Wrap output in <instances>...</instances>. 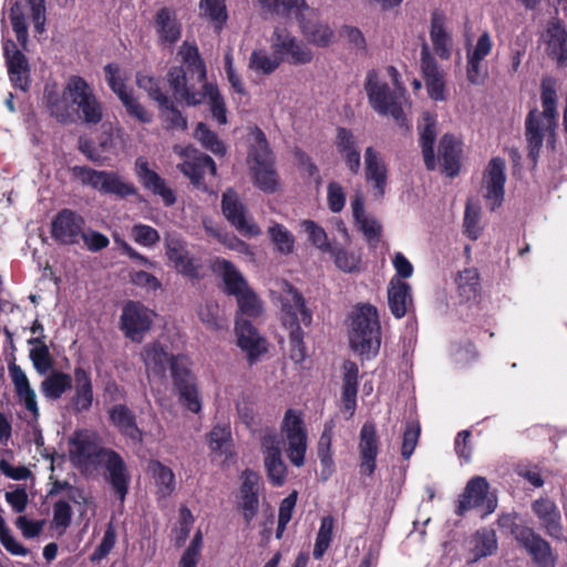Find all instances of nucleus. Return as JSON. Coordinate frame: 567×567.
<instances>
[{"label": "nucleus", "mask_w": 567, "mask_h": 567, "mask_svg": "<svg viewBox=\"0 0 567 567\" xmlns=\"http://www.w3.org/2000/svg\"><path fill=\"white\" fill-rule=\"evenodd\" d=\"M74 462L85 472L101 473L117 499L123 503L128 493L131 473L123 456L103 446L95 434L78 433L71 441Z\"/></svg>", "instance_id": "nucleus-1"}, {"label": "nucleus", "mask_w": 567, "mask_h": 567, "mask_svg": "<svg viewBox=\"0 0 567 567\" xmlns=\"http://www.w3.org/2000/svg\"><path fill=\"white\" fill-rule=\"evenodd\" d=\"M540 99L543 111L533 109L525 120L528 157L534 164L537 163L544 141L554 143L557 126V94L553 79L547 78L542 81Z\"/></svg>", "instance_id": "nucleus-2"}, {"label": "nucleus", "mask_w": 567, "mask_h": 567, "mask_svg": "<svg viewBox=\"0 0 567 567\" xmlns=\"http://www.w3.org/2000/svg\"><path fill=\"white\" fill-rule=\"evenodd\" d=\"M178 55L185 66H172L167 72V82L174 94L182 97L187 105L200 104L203 94L196 85L206 82L205 62L194 43L184 42L178 49Z\"/></svg>", "instance_id": "nucleus-3"}, {"label": "nucleus", "mask_w": 567, "mask_h": 567, "mask_svg": "<svg viewBox=\"0 0 567 567\" xmlns=\"http://www.w3.org/2000/svg\"><path fill=\"white\" fill-rule=\"evenodd\" d=\"M279 300L282 323L289 330L290 358L295 362H301L307 355L301 324L310 326L312 313L306 307L303 297L288 282L282 284Z\"/></svg>", "instance_id": "nucleus-4"}, {"label": "nucleus", "mask_w": 567, "mask_h": 567, "mask_svg": "<svg viewBox=\"0 0 567 567\" xmlns=\"http://www.w3.org/2000/svg\"><path fill=\"white\" fill-rule=\"evenodd\" d=\"M349 340L353 351L361 355L378 353L381 344V328L375 307L362 305L353 310Z\"/></svg>", "instance_id": "nucleus-5"}, {"label": "nucleus", "mask_w": 567, "mask_h": 567, "mask_svg": "<svg viewBox=\"0 0 567 567\" xmlns=\"http://www.w3.org/2000/svg\"><path fill=\"white\" fill-rule=\"evenodd\" d=\"M364 89L369 103L377 113L391 116L401 126H408L402 109L403 92L391 90L385 82L379 80L374 70L367 73Z\"/></svg>", "instance_id": "nucleus-6"}, {"label": "nucleus", "mask_w": 567, "mask_h": 567, "mask_svg": "<svg viewBox=\"0 0 567 567\" xmlns=\"http://www.w3.org/2000/svg\"><path fill=\"white\" fill-rule=\"evenodd\" d=\"M66 94L74 105L75 118L79 117L86 124H97L102 121V105L83 78L71 76L66 82Z\"/></svg>", "instance_id": "nucleus-7"}, {"label": "nucleus", "mask_w": 567, "mask_h": 567, "mask_svg": "<svg viewBox=\"0 0 567 567\" xmlns=\"http://www.w3.org/2000/svg\"><path fill=\"white\" fill-rule=\"evenodd\" d=\"M74 172L83 184L93 187L100 193L114 195L118 198H126L137 193L136 187L132 183L126 182L115 172L95 171L86 166H76Z\"/></svg>", "instance_id": "nucleus-8"}, {"label": "nucleus", "mask_w": 567, "mask_h": 567, "mask_svg": "<svg viewBox=\"0 0 567 567\" xmlns=\"http://www.w3.org/2000/svg\"><path fill=\"white\" fill-rule=\"evenodd\" d=\"M281 431L288 443V458L295 466H302L308 447V433L302 414L293 409H288L281 422Z\"/></svg>", "instance_id": "nucleus-9"}, {"label": "nucleus", "mask_w": 567, "mask_h": 567, "mask_svg": "<svg viewBox=\"0 0 567 567\" xmlns=\"http://www.w3.org/2000/svg\"><path fill=\"white\" fill-rule=\"evenodd\" d=\"M270 41L274 53L281 59V62L301 65L310 63L313 59L310 48L293 37L284 25L275 27Z\"/></svg>", "instance_id": "nucleus-10"}, {"label": "nucleus", "mask_w": 567, "mask_h": 567, "mask_svg": "<svg viewBox=\"0 0 567 567\" xmlns=\"http://www.w3.org/2000/svg\"><path fill=\"white\" fill-rule=\"evenodd\" d=\"M221 212L229 224L243 236L255 237L261 234L260 228L248 214L238 194L227 189L221 197Z\"/></svg>", "instance_id": "nucleus-11"}, {"label": "nucleus", "mask_w": 567, "mask_h": 567, "mask_svg": "<svg viewBox=\"0 0 567 567\" xmlns=\"http://www.w3.org/2000/svg\"><path fill=\"white\" fill-rule=\"evenodd\" d=\"M154 313L137 301H127L121 315V330L133 342H142L151 329Z\"/></svg>", "instance_id": "nucleus-12"}, {"label": "nucleus", "mask_w": 567, "mask_h": 567, "mask_svg": "<svg viewBox=\"0 0 567 567\" xmlns=\"http://www.w3.org/2000/svg\"><path fill=\"white\" fill-rule=\"evenodd\" d=\"M488 483L485 477L476 476L470 480L464 488L463 494L460 497L456 514L462 516L464 513L472 508H476L485 503L486 516L493 513L497 506V501L494 497H487Z\"/></svg>", "instance_id": "nucleus-13"}, {"label": "nucleus", "mask_w": 567, "mask_h": 567, "mask_svg": "<svg viewBox=\"0 0 567 567\" xmlns=\"http://www.w3.org/2000/svg\"><path fill=\"white\" fill-rule=\"evenodd\" d=\"M265 466L272 484L280 486L287 475V466L281 457V440L272 430H267L261 437Z\"/></svg>", "instance_id": "nucleus-14"}, {"label": "nucleus", "mask_w": 567, "mask_h": 567, "mask_svg": "<svg viewBox=\"0 0 567 567\" xmlns=\"http://www.w3.org/2000/svg\"><path fill=\"white\" fill-rule=\"evenodd\" d=\"M515 539L532 556L534 563L539 567H554L556 557L547 540L542 538L529 527H516L514 529Z\"/></svg>", "instance_id": "nucleus-15"}, {"label": "nucleus", "mask_w": 567, "mask_h": 567, "mask_svg": "<svg viewBox=\"0 0 567 567\" xmlns=\"http://www.w3.org/2000/svg\"><path fill=\"white\" fill-rule=\"evenodd\" d=\"M505 162L499 157L491 159L483 177L484 198L487 207L495 210L499 207L505 194Z\"/></svg>", "instance_id": "nucleus-16"}, {"label": "nucleus", "mask_w": 567, "mask_h": 567, "mask_svg": "<svg viewBox=\"0 0 567 567\" xmlns=\"http://www.w3.org/2000/svg\"><path fill=\"white\" fill-rule=\"evenodd\" d=\"M85 226L84 218L71 209H62L54 217L51 225V235L54 240L62 245H74Z\"/></svg>", "instance_id": "nucleus-17"}, {"label": "nucleus", "mask_w": 567, "mask_h": 567, "mask_svg": "<svg viewBox=\"0 0 567 567\" xmlns=\"http://www.w3.org/2000/svg\"><path fill=\"white\" fill-rule=\"evenodd\" d=\"M173 380L183 404L190 412L198 413L202 409V403L195 384V378L190 373L187 364H182L179 361L174 362Z\"/></svg>", "instance_id": "nucleus-18"}, {"label": "nucleus", "mask_w": 567, "mask_h": 567, "mask_svg": "<svg viewBox=\"0 0 567 567\" xmlns=\"http://www.w3.org/2000/svg\"><path fill=\"white\" fill-rule=\"evenodd\" d=\"M365 179L372 184V196L381 200L385 194L388 184V169L381 154L372 146L364 152Z\"/></svg>", "instance_id": "nucleus-19"}, {"label": "nucleus", "mask_w": 567, "mask_h": 567, "mask_svg": "<svg viewBox=\"0 0 567 567\" xmlns=\"http://www.w3.org/2000/svg\"><path fill=\"white\" fill-rule=\"evenodd\" d=\"M153 25L161 45L173 47L181 39L182 24L176 10L171 7H163L156 11Z\"/></svg>", "instance_id": "nucleus-20"}, {"label": "nucleus", "mask_w": 567, "mask_h": 567, "mask_svg": "<svg viewBox=\"0 0 567 567\" xmlns=\"http://www.w3.org/2000/svg\"><path fill=\"white\" fill-rule=\"evenodd\" d=\"M141 355L147 372L158 377H164L168 368L173 373V364L175 361L187 364L185 358L174 357L168 353L159 342L146 344Z\"/></svg>", "instance_id": "nucleus-21"}, {"label": "nucleus", "mask_w": 567, "mask_h": 567, "mask_svg": "<svg viewBox=\"0 0 567 567\" xmlns=\"http://www.w3.org/2000/svg\"><path fill=\"white\" fill-rule=\"evenodd\" d=\"M359 454L361 473L372 475L377 467L379 452V437L377 427L371 422H365L360 430Z\"/></svg>", "instance_id": "nucleus-22"}, {"label": "nucleus", "mask_w": 567, "mask_h": 567, "mask_svg": "<svg viewBox=\"0 0 567 567\" xmlns=\"http://www.w3.org/2000/svg\"><path fill=\"white\" fill-rule=\"evenodd\" d=\"M166 256L176 270L187 277H197L199 264L190 256L187 244L179 237L169 236L165 240Z\"/></svg>", "instance_id": "nucleus-23"}, {"label": "nucleus", "mask_w": 567, "mask_h": 567, "mask_svg": "<svg viewBox=\"0 0 567 567\" xmlns=\"http://www.w3.org/2000/svg\"><path fill=\"white\" fill-rule=\"evenodd\" d=\"M421 68L425 76V85L429 96L434 101H445V82L434 58L430 53L429 45L424 42L421 50Z\"/></svg>", "instance_id": "nucleus-24"}, {"label": "nucleus", "mask_w": 567, "mask_h": 567, "mask_svg": "<svg viewBox=\"0 0 567 567\" xmlns=\"http://www.w3.org/2000/svg\"><path fill=\"white\" fill-rule=\"evenodd\" d=\"M260 488V477L257 473L246 470L243 473V484L240 486L239 508L243 512L245 523L249 525L258 513Z\"/></svg>", "instance_id": "nucleus-25"}, {"label": "nucleus", "mask_w": 567, "mask_h": 567, "mask_svg": "<svg viewBox=\"0 0 567 567\" xmlns=\"http://www.w3.org/2000/svg\"><path fill=\"white\" fill-rule=\"evenodd\" d=\"M4 54L10 81L16 87L27 91L30 86V68L25 55L13 42L4 45Z\"/></svg>", "instance_id": "nucleus-26"}, {"label": "nucleus", "mask_w": 567, "mask_h": 567, "mask_svg": "<svg viewBox=\"0 0 567 567\" xmlns=\"http://www.w3.org/2000/svg\"><path fill=\"white\" fill-rule=\"evenodd\" d=\"M135 166L136 175L146 189L159 196L166 206H172L176 202L174 192L166 186L165 181L156 172L148 167L145 159L137 158Z\"/></svg>", "instance_id": "nucleus-27"}, {"label": "nucleus", "mask_w": 567, "mask_h": 567, "mask_svg": "<svg viewBox=\"0 0 567 567\" xmlns=\"http://www.w3.org/2000/svg\"><path fill=\"white\" fill-rule=\"evenodd\" d=\"M9 375L11 378L14 391L24 408L33 415L39 417V406L35 391L31 388L30 381L22 368L14 362L8 365Z\"/></svg>", "instance_id": "nucleus-28"}, {"label": "nucleus", "mask_w": 567, "mask_h": 567, "mask_svg": "<svg viewBox=\"0 0 567 567\" xmlns=\"http://www.w3.org/2000/svg\"><path fill=\"white\" fill-rule=\"evenodd\" d=\"M534 514L545 532L554 538L563 537L561 516L557 505L548 498H539L532 505Z\"/></svg>", "instance_id": "nucleus-29"}, {"label": "nucleus", "mask_w": 567, "mask_h": 567, "mask_svg": "<svg viewBox=\"0 0 567 567\" xmlns=\"http://www.w3.org/2000/svg\"><path fill=\"white\" fill-rule=\"evenodd\" d=\"M336 145L348 169L353 175H357L361 167V154L353 133L344 127H339Z\"/></svg>", "instance_id": "nucleus-30"}, {"label": "nucleus", "mask_w": 567, "mask_h": 567, "mask_svg": "<svg viewBox=\"0 0 567 567\" xmlns=\"http://www.w3.org/2000/svg\"><path fill=\"white\" fill-rule=\"evenodd\" d=\"M71 405L76 413L87 411L93 402V386L91 374L82 367L74 369V393Z\"/></svg>", "instance_id": "nucleus-31"}, {"label": "nucleus", "mask_w": 567, "mask_h": 567, "mask_svg": "<svg viewBox=\"0 0 567 567\" xmlns=\"http://www.w3.org/2000/svg\"><path fill=\"white\" fill-rule=\"evenodd\" d=\"M461 143L452 135L445 134L439 145V161L442 162L441 169L449 176L454 177L461 168Z\"/></svg>", "instance_id": "nucleus-32"}, {"label": "nucleus", "mask_w": 567, "mask_h": 567, "mask_svg": "<svg viewBox=\"0 0 567 567\" xmlns=\"http://www.w3.org/2000/svg\"><path fill=\"white\" fill-rule=\"evenodd\" d=\"M388 301L392 315L403 318L412 306L411 287L399 278H392L388 287Z\"/></svg>", "instance_id": "nucleus-33"}, {"label": "nucleus", "mask_w": 567, "mask_h": 567, "mask_svg": "<svg viewBox=\"0 0 567 567\" xmlns=\"http://www.w3.org/2000/svg\"><path fill=\"white\" fill-rule=\"evenodd\" d=\"M236 334L238 346L247 352L251 361L266 350L264 340L248 320L239 318L236 320Z\"/></svg>", "instance_id": "nucleus-34"}, {"label": "nucleus", "mask_w": 567, "mask_h": 567, "mask_svg": "<svg viewBox=\"0 0 567 567\" xmlns=\"http://www.w3.org/2000/svg\"><path fill=\"white\" fill-rule=\"evenodd\" d=\"M315 11L305 12L299 18V27L303 35L317 47H328L333 40V31L328 24L312 20Z\"/></svg>", "instance_id": "nucleus-35"}, {"label": "nucleus", "mask_w": 567, "mask_h": 567, "mask_svg": "<svg viewBox=\"0 0 567 567\" xmlns=\"http://www.w3.org/2000/svg\"><path fill=\"white\" fill-rule=\"evenodd\" d=\"M422 122L423 123L419 125V130L424 163L429 171H433L436 167V159L433 150V145L436 140V120L431 113L425 112L422 115Z\"/></svg>", "instance_id": "nucleus-36"}, {"label": "nucleus", "mask_w": 567, "mask_h": 567, "mask_svg": "<svg viewBox=\"0 0 567 567\" xmlns=\"http://www.w3.org/2000/svg\"><path fill=\"white\" fill-rule=\"evenodd\" d=\"M177 167L196 187L202 186V181L207 172L212 175L216 174L215 162L210 156L203 153H196L190 159L185 161Z\"/></svg>", "instance_id": "nucleus-37"}, {"label": "nucleus", "mask_w": 567, "mask_h": 567, "mask_svg": "<svg viewBox=\"0 0 567 567\" xmlns=\"http://www.w3.org/2000/svg\"><path fill=\"white\" fill-rule=\"evenodd\" d=\"M261 10L265 12L287 18L295 16L297 20L303 16L305 12H311L312 9L307 4L306 0H257Z\"/></svg>", "instance_id": "nucleus-38"}, {"label": "nucleus", "mask_w": 567, "mask_h": 567, "mask_svg": "<svg viewBox=\"0 0 567 567\" xmlns=\"http://www.w3.org/2000/svg\"><path fill=\"white\" fill-rule=\"evenodd\" d=\"M110 419L118 431L134 442L143 441V432L136 424L133 412L123 404H117L110 411Z\"/></svg>", "instance_id": "nucleus-39"}, {"label": "nucleus", "mask_w": 567, "mask_h": 567, "mask_svg": "<svg viewBox=\"0 0 567 567\" xmlns=\"http://www.w3.org/2000/svg\"><path fill=\"white\" fill-rule=\"evenodd\" d=\"M471 559L470 564H474L480 559L492 556L497 550V537L493 529H478L470 539Z\"/></svg>", "instance_id": "nucleus-40"}, {"label": "nucleus", "mask_w": 567, "mask_h": 567, "mask_svg": "<svg viewBox=\"0 0 567 567\" xmlns=\"http://www.w3.org/2000/svg\"><path fill=\"white\" fill-rule=\"evenodd\" d=\"M334 427L336 421L333 419L326 421L318 442V457L322 466L321 475L324 480L331 475L333 467L332 439Z\"/></svg>", "instance_id": "nucleus-41"}, {"label": "nucleus", "mask_w": 567, "mask_h": 567, "mask_svg": "<svg viewBox=\"0 0 567 567\" xmlns=\"http://www.w3.org/2000/svg\"><path fill=\"white\" fill-rule=\"evenodd\" d=\"M199 17L210 23L214 31L219 33L228 19L225 0H200Z\"/></svg>", "instance_id": "nucleus-42"}, {"label": "nucleus", "mask_w": 567, "mask_h": 567, "mask_svg": "<svg viewBox=\"0 0 567 567\" xmlns=\"http://www.w3.org/2000/svg\"><path fill=\"white\" fill-rule=\"evenodd\" d=\"M72 389V377L65 372L54 370L45 377L40 384L41 393L48 400H59Z\"/></svg>", "instance_id": "nucleus-43"}, {"label": "nucleus", "mask_w": 567, "mask_h": 567, "mask_svg": "<svg viewBox=\"0 0 567 567\" xmlns=\"http://www.w3.org/2000/svg\"><path fill=\"white\" fill-rule=\"evenodd\" d=\"M546 51L559 64L567 60V31L559 23H551L547 31Z\"/></svg>", "instance_id": "nucleus-44"}, {"label": "nucleus", "mask_w": 567, "mask_h": 567, "mask_svg": "<svg viewBox=\"0 0 567 567\" xmlns=\"http://www.w3.org/2000/svg\"><path fill=\"white\" fill-rule=\"evenodd\" d=\"M214 269L221 275L226 290L229 295L236 296L248 288L243 275L230 261L217 258L214 262Z\"/></svg>", "instance_id": "nucleus-45"}, {"label": "nucleus", "mask_w": 567, "mask_h": 567, "mask_svg": "<svg viewBox=\"0 0 567 567\" xmlns=\"http://www.w3.org/2000/svg\"><path fill=\"white\" fill-rule=\"evenodd\" d=\"M252 183L265 193H275L279 187V177L275 169L274 162L249 167Z\"/></svg>", "instance_id": "nucleus-46"}, {"label": "nucleus", "mask_w": 567, "mask_h": 567, "mask_svg": "<svg viewBox=\"0 0 567 567\" xmlns=\"http://www.w3.org/2000/svg\"><path fill=\"white\" fill-rule=\"evenodd\" d=\"M444 18L441 13H433L430 37L435 53L443 60L451 56V37L443 25Z\"/></svg>", "instance_id": "nucleus-47"}, {"label": "nucleus", "mask_w": 567, "mask_h": 567, "mask_svg": "<svg viewBox=\"0 0 567 567\" xmlns=\"http://www.w3.org/2000/svg\"><path fill=\"white\" fill-rule=\"evenodd\" d=\"M48 109L50 114L61 123H72L75 121V109L66 94V85L61 96L54 93L48 94Z\"/></svg>", "instance_id": "nucleus-48"}, {"label": "nucleus", "mask_w": 567, "mask_h": 567, "mask_svg": "<svg viewBox=\"0 0 567 567\" xmlns=\"http://www.w3.org/2000/svg\"><path fill=\"white\" fill-rule=\"evenodd\" d=\"M44 336L31 338L28 343L33 346L30 350L29 358L34 370L40 375H47L53 367V360L48 346L43 342Z\"/></svg>", "instance_id": "nucleus-49"}, {"label": "nucleus", "mask_w": 567, "mask_h": 567, "mask_svg": "<svg viewBox=\"0 0 567 567\" xmlns=\"http://www.w3.org/2000/svg\"><path fill=\"white\" fill-rule=\"evenodd\" d=\"M457 290L464 300H473L480 292V275L477 269L467 268L458 272L456 278Z\"/></svg>", "instance_id": "nucleus-50"}, {"label": "nucleus", "mask_w": 567, "mask_h": 567, "mask_svg": "<svg viewBox=\"0 0 567 567\" xmlns=\"http://www.w3.org/2000/svg\"><path fill=\"white\" fill-rule=\"evenodd\" d=\"M252 137L254 143L250 145L248 155L249 166L274 162V156L264 132L259 128H255Z\"/></svg>", "instance_id": "nucleus-51"}, {"label": "nucleus", "mask_w": 567, "mask_h": 567, "mask_svg": "<svg viewBox=\"0 0 567 567\" xmlns=\"http://www.w3.org/2000/svg\"><path fill=\"white\" fill-rule=\"evenodd\" d=\"M281 63L277 54L270 55L265 50H255L249 58V69L258 74H271Z\"/></svg>", "instance_id": "nucleus-52"}, {"label": "nucleus", "mask_w": 567, "mask_h": 567, "mask_svg": "<svg viewBox=\"0 0 567 567\" xmlns=\"http://www.w3.org/2000/svg\"><path fill=\"white\" fill-rule=\"evenodd\" d=\"M200 86L202 91H198L203 94V101L205 100V97L208 99L213 116L217 120L219 124H226V107L218 89L215 87L212 83L207 82L200 84Z\"/></svg>", "instance_id": "nucleus-53"}, {"label": "nucleus", "mask_w": 567, "mask_h": 567, "mask_svg": "<svg viewBox=\"0 0 567 567\" xmlns=\"http://www.w3.org/2000/svg\"><path fill=\"white\" fill-rule=\"evenodd\" d=\"M334 519L332 516H324L321 518L320 527L317 533L313 557L315 559H321L330 547L333 536Z\"/></svg>", "instance_id": "nucleus-54"}, {"label": "nucleus", "mask_w": 567, "mask_h": 567, "mask_svg": "<svg viewBox=\"0 0 567 567\" xmlns=\"http://www.w3.org/2000/svg\"><path fill=\"white\" fill-rule=\"evenodd\" d=\"M148 470L152 473L162 495H169L175 486V476L172 470L164 466L158 461H152L148 465Z\"/></svg>", "instance_id": "nucleus-55"}, {"label": "nucleus", "mask_w": 567, "mask_h": 567, "mask_svg": "<svg viewBox=\"0 0 567 567\" xmlns=\"http://www.w3.org/2000/svg\"><path fill=\"white\" fill-rule=\"evenodd\" d=\"M118 100L122 102L127 114L141 123L148 124L153 121V114L148 112L134 96L133 91L128 90L120 94Z\"/></svg>", "instance_id": "nucleus-56"}, {"label": "nucleus", "mask_w": 567, "mask_h": 567, "mask_svg": "<svg viewBox=\"0 0 567 567\" xmlns=\"http://www.w3.org/2000/svg\"><path fill=\"white\" fill-rule=\"evenodd\" d=\"M136 85L145 91L150 99L159 105H167V95H165L159 86V80L150 74L138 72L136 74Z\"/></svg>", "instance_id": "nucleus-57"}, {"label": "nucleus", "mask_w": 567, "mask_h": 567, "mask_svg": "<svg viewBox=\"0 0 567 567\" xmlns=\"http://www.w3.org/2000/svg\"><path fill=\"white\" fill-rule=\"evenodd\" d=\"M329 252L341 271L351 274L360 270L361 258L357 252L340 247H332Z\"/></svg>", "instance_id": "nucleus-58"}, {"label": "nucleus", "mask_w": 567, "mask_h": 567, "mask_svg": "<svg viewBox=\"0 0 567 567\" xmlns=\"http://www.w3.org/2000/svg\"><path fill=\"white\" fill-rule=\"evenodd\" d=\"M194 136L206 150L213 152L215 155H224L226 153L225 144L206 124L198 123Z\"/></svg>", "instance_id": "nucleus-59"}, {"label": "nucleus", "mask_w": 567, "mask_h": 567, "mask_svg": "<svg viewBox=\"0 0 567 567\" xmlns=\"http://www.w3.org/2000/svg\"><path fill=\"white\" fill-rule=\"evenodd\" d=\"M197 313L199 320L212 330L223 329L226 326L219 306L214 301H206L199 307Z\"/></svg>", "instance_id": "nucleus-60"}, {"label": "nucleus", "mask_w": 567, "mask_h": 567, "mask_svg": "<svg viewBox=\"0 0 567 567\" xmlns=\"http://www.w3.org/2000/svg\"><path fill=\"white\" fill-rule=\"evenodd\" d=\"M268 233L272 243L281 254L288 255L292 251L295 243L293 236L286 227L280 224H275L269 228Z\"/></svg>", "instance_id": "nucleus-61"}, {"label": "nucleus", "mask_w": 567, "mask_h": 567, "mask_svg": "<svg viewBox=\"0 0 567 567\" xmlns=\"http://www.w3.org/2000/svg\"><path fill=\"white\" fill-rule=\"evenodd\" d=\"M236 298L241 315L252 318L260 315L261 302L249 287L237 293Z\"/></svg>", "instance_id": "nucleus-62"}, {"label": "nucleus", "mask_w": 567, "mask_h": 567, "mask_svg": "<svg viewBox=\"0 0 567 567\" xmlns=\"http://www.w3.org/2000/svg\"><path fill=\"white\" fill-rule=\"evenodd\" d=\"M132 237L136 244L144 247H152L161 239L159 233L155 228L144 224H136L132 227Z\"/></svg>", "instance_id": "nucleus-63"}, {"label": "nucleus", "mask_w": 567, "mask_h": 567, "mask_svg": "<svg viewBox=\"0 0 567 567\" xmlns=\"http://www.w3.org/2000/svg\"><path fill=\"white\" fill-rule=\"evenodd\" d=\"M355 223L370 244L373 245L379 241L382 226L373 216L367 214L357 218Z\"/></svg>", "instance_id": "nucleus-64"}]
</instances>
